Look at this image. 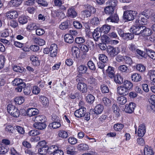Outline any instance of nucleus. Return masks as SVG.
<instances>
[{"label": "nucleus", "mask_w": 155, "mask_h": 155, "mask_svg": "<svg viewBox=\"0 0 155 155\" xmlns=\"http://www.w3.org/2000/svg\"><path fill=\"white\" fill-rule=\"evenodd\" d=\"M122 85L129 91H130L133 87L132 83L128 80L124 81L123 82Z\"/></svg>", "instance_id": "obj_26"}, {"label": "nucleus", "mask_w": 155, "mask_h": 155, "mask_svg": "<svg viewBox=\"0 0 155 155\" xmlns=\"http://www.w3.org/2000/svg\"><path fill=\"white\" fill-rule=\"evenodd\" d=\"M75 41L77 44L82 45L85 42V39L84 37H78L75 38Z\"/></svg>", "instance_id": "obj_46"}, {"label": "nucleus", "mask_w": 155, "mask_h": 155, "mask_svg": "<svg viewBox=\"0 0 155 155\" xmlns=\"http://www.w3.org/2000/svg\"><path fill=\"white\" fill-rule=\"evenodd\" d=\"M64 38L65 41L67 43L71 44L74 41L73 37L71 34H66L64 36Z\"/></svg>", "instance_id": "obj_29"}, {"label": "nucleus", "mask_w": 155, "mask_h": 155, "mask_svg": "<svg viewBox=\"0 0 155 155\" xmlns=\"http://www.w3.org/2000/svg\"><path fill=\"white\" fill-rule=\"evenodd\" d=\"M106 71L108 76L110 78H112L115 76L113 68L109 66L107 70H106Z\"/></svg>", "instance_id": "obj_37"}, {"label": "nucleus", "mask_w": 155, "mask_h": 155, "mask_svg": "<svg viewBox=\"0 0 155 155\" xmlns=\"http://www.w3.org/2000/svg\"><path fill=\"white\" fill-rule=\"evenodd\" d=\"M148 75L150 76V80L155 83V70H151L148 71Z\"/></svg>", "instance_id": "obj_44"}, {"label": "nucleus", "mask_w": 155, "mask_h": 155, "mask_svg": "<svg viewBox=\"0 0 155 155\" xmlns=\"http://www.w3.org/2000/svg\"><path fill=\"white\" fill-rule=\"evenodd\" d=\"M12 84L14 85L17 86L15 88V90L17 92H21L23 87L26 86V84L23 82L22 79L19 78L15 79L12 81Z\"/></svg>", "instance_id": "obj_1"}, {"label": "nucleus", "mask_w": 155, "mask_h": 155, "mask_svg": "<svg viewBox=\"0 0 155 155\" xmlns=\"http://www.w3.org/2000/svg\"><path fill=\"white\" fill-rule=\"evenodd\" d=\"M26 112L27 116L30 117L36 115L39 113L38 109L33 107L28 108L26 111Z\"/></svg>", "instance_id": "obj_10"}, {"label": "nucleus", "mask_w": 155, "mask_h": 155, "mask_svg": "<svg viewBox=\"0 0 155 155\" xmlns=\"http://www.w3.org/2000/svg\"><path fill=\"white\" fill-rule=\"evenodd\" d=\"M79 48L81 50L83 53H86L89 50V48L87 45L84 44L80 45Z\"/></svg>", "instance_id": "obj_55"}, {"label": "nucleus", "mask_w": 155, "mask_h": 155, "mask_svg": "<svg viewBox=\"0 0 155 155\" xmlns=\"http://www.w3.org/2000/svg\"><path fill=\"white\" fill-rule=\"evenodd\" d=\"M106 7L104 10V12L106 14L112 15L114 12L115 8H112L109 5Z\"/></svg>", "instance_id": "obj_36"}, {"label": "nucleus", "mask_w": 155, "mask_h": 155, "mask_svg": "<svg viewBox=\"0 0 155 155\" xmlns=\"http://www.w3.org/2000/svg\"><path fill=\"white\" fill-rule=\"evenodd\" d=\"M74 148L72 146H69L66 149V152L68 154L73 155L74 153Z\"/></svg>", "instance_id": "obj_56"}, {"label": "nucleus", "mask_w": 155, "mask_h": 155, "mask_svg": "<svg viewBox=\"0 0 155 155\" xmlns=\"http://www.w3.org/2000/svg\"><path fill=\"white\" fill-rule=\"evenodd\" d=\"M46 148L48 153L50 154L52 153L53 154L56 149H58V147L55 145H52L49 147L48 145V147Z\"/></svg>", "instance_id": "obj_38"}, {"label": "nucleus", "mask_w": 155, "mask_h": 155, "mask_svg": "<svg viewBox=\"0 0 155 155\" xmlns=\"http://www.w3.org/2000/svg\"><path fill=\"white\" fill-rule=\"evenodd\" d=\"M137 14V12L135 11L129 10L124 12L123 18L124 19L129 21L133 20Z\"/></svg>", "instance_id": "obj_2"}, {"label": "nucleus", "mask_w": 155, "mask_h": 155, "mask_svg": "<svg viewBox=\"0 0 155 155\" xmlns=\"http://www.w3.org/2000/svg\"><path fill=\"white\" fill-rule=\"evenodd\" d=\"M14 101L16 104H21L24 102V98L23 97H18L15 98Z\"/></svg>", "instance_id": "obj_48"}, {"label": "nucleus", "mask_w": 155, "mask_h": 155, "mask_svg": "<svg viewBox=\"0 0 155 155\" xmlns=\"http://www.w3.org/2000/svg\"><path fill=\"white\" fill-rule=\"evenodd\" d=\"M117 102L120 104L123 105L127 102V98L124 96H121L118 97L117 99Z\"/></svg>", "instance_id": "obj_50"}, {"label": "nucleus", "mask_w": 155, "mask_h": 155, "mask_svg": "<svg viewBox=\"0 0 155 155\" xmlns=\"http://www.w3.org/2000/svg\"><path fill=\"white\" fill-rule=\"evenodd\" d=\"M69 27L68 21L66 20L61 23L59 25L60 29L63 30H65L68 29Z\"/></svg>", "instance_id": "obj_34"}, {"label": "nucleus", "mask_w": 155, "mask_h": 155, "mask_svg": "<svg viewBox=\"0 0 155 155\" xmlns=\"http://www.w3.org/2000/svg\"><path fill=\"white\" fill-rule=\"evenodd\" d=\"M30 60L32 62V64L34 66H38L40 64V61L37 56L32 55L30 57Z\"/></svg>", "instance_id": "obj_20"}, {"label": "nucleus", "mask_w": 155, "mask_h": 155, "mask_svg": "<svg viewBox=\"0 0 155 155\" xmlns=\"http://www.w3.org/2000/svg\"><path fill=\"white\" fill-rule=\"evenodd\" d=\"M143 28V26L134 25L131 27L130 29V31L132 33L135 35H138L141 34V30Z\"/></svg>", "instance_id": "obj_8"}, {"label": "nucleus", "mask_w": 155, "mask_h": 155, "mask_svg": "<svg viewBox=\"0 0 155 155\" xmlns=\"http://www.w3.org/2000/svg\"><path fill=\"white\" fill-rule=\"evenodd\" d=\"M123 35V38L126 40H131L134 38V36L133 34L127 33H125Z\"/></svg>", "instance_id": "obj_43"}, {"label": "nucleus", "mask_w": 155, "mask_h": 155, "mask_svg": "<svg viewBox=\"0 0 155 155\" xmlns=\"http://www.w3.org/2000/svg\"><path fill=\"white\" fill-rule=\"evenodd\" d=\"M16 108L15 106L11 104H8L7 107V111L10 114L12 113Z\"/></svg>", "instance_id": "obj_57"}, {"label": "nucleus", "mask_w": 155, "mask_h": 155, "mask_svg": "<svg viewBox=\"0 0 155 155\" xmlns=\"http://www.w3.org/2000/svg\"><path fill=\"white\" fill-rule=\"evenodd\" d=\"M107 52L110 57H114L120 52V50L117 47L109 45L107 47Z\"/></svg>", "instance_id": "obj_3"}, {"label": "nucleus", "mask_w": 155, "mask_h": 155, "mask_svg": "<svg viewBox=\"0 0 155 155\" xmlns=\"http://www.w3.org/2000/svg\"><path fill=\"white\" fill-rule=\"evenodd\" d=\"M107 20L108 21H110L112 22L118 23L119 21V17L116 14L111 15L109 18H108Z\"/></svg>", "instance_id": "obj_23"}, {"label": "nucleus", "mask_w": 155, "mask_h": 155, "mask_svg": "<svg viewBox=\"0 0 155 155\" xmlns=\"http://www.w3.org/2000/svg\"><path fill=\"white\" fill-rule=\"evenodd\" d=\"M58 47L55 44H52L49 49V55L52 57L56 56L57 53Z\"/></svg>", "instance_id": "obj_4"}, {"label": "nucleus", "mask_w": 155, "mask_h": 155, "mask_svg": "<svg viewBox=\"0 0 155 155\" xmlns=\"http://www.w3.org/2000/svg\"><path fill=\"white\" fill-rule=\"evenodd\" d=\"M150 13V11L149 9H146L143 11L141 12L139 16H146V17H149V15Z\"/></svg>", "instance_id": "obj_61"}, {"label": "nucleus", "mask_w": 155, "mask_h": 155, "mask_svg": "<svg viewBox=\"0 0 155 155\" xmlns=\"http://www.w3.org/2000/svg\"><path fill=\"white\" fill-rule=\"evenodd\" d=\"M146 54L151 59L155 60V52L151 49L146 48Z\"/></svg>", "instance_id": "obj_35"}, {"label": "nucleus", "mask_w": 155, "mask_h": 155, "mask_svg": "<svg viewBox=\"0 0 155 155\" xmlns=\"http://www.w3.org/2000/svg\"><path fill=\"white\" fill-rule=\"evenodd\" d=\"M33 126L37 129L43 130L46 128L47 125L45 122H36L33 124Z\"/></svg>", "instance_id": "obj_21"}, {"label": "nucleus", "mask_w": 155, "mask_h": 155, "mask_svg": "<svg viewBox=\"0 0 155 155\" xmlns=\"http://www.w3.org/2000/svg\"><path fill=\"white\" fill-rule=\"evenodd\" d=\"M60 120H57V121L53 122L52 123H50L49 125V127L51 128L57 129L60 127L61 124L60 122Z\"/></svg>", "instance_id": "obj_27"}, {"label": "nucleus", "mask_w": 155, "mask_h": 155, "mask_svg": "<svg viewBox=\"0 0 155 155\" xmlns=\"http://www.w3.org/2000/svg\"><path fill=\"white\" fill-rule=\"evenodd\" d=\"M146 132V127L144 124L140 125L138 130V135L140 137H142L145 134Z\"/></svg>", "instance_id": "obj_15"}, {"label": "nucleus", "mask_w": 155, "mask_h": 155, "mask_svg": "<svg viewBox=\"0 0 155 155\" xmlns=\"http://www.w3.org/2000/svg\"><path fill=\"white\" fill-rule=\"evenodd\" d=\"M117 3V0H108L106 3L107 5H109L112 8H115Z\"/></svg>", "instance_id": "obj_47"}, {"label": "nucleus", "mask_w": 155, "mask_h": 155, "mask_svg": "<svg viewBox=\"0 0 155 155\" xmlns=\"http://www.w3.org/2000/svg\"><path fill=\"white\" fill-rule=\"evenodd\" d=\"M9 26L13 28H15L18 25V24L16 21L15 20H11L9 21L8 23Z\"/></svg>", "instance_id": "obj_53"}, {"label": "nucleus", "mask_w": 155, "mask_h": 155, "mask_svg": "<svg viewBox=\"0 0 155 155\" xmlns=\"http://www.w3.org/2000/svg\"><path fill=\"white\" fill-rule=\"evenodd\" d=\"M9 148L6 146H2L0 147V154H4L7 153Z\"/></svg>", "instance_id": "obj_58"}, {"label": "nucleus", "mask_w": 155, "mask_h": 155, "mask_svg": "<svg viewBox=\"0 0 155 155\" xmlns=\"http://www.w3.org/2000/svg\"><path fill=\"white\" fill-rule=\"evenodd\" d=\"M129 91L122 85L118 87L117 88V92L120 95H127L128 94Z\"/></svg>", "instance_id": "obj_11"}, {"label": "nucleus", "mask_w": 155, "mask_h": 155, "mask_svg": "<svg viewBox=\"0 0 155 155\" xmlns=\"http://www.w3.org/2000/svg\"><path fill=\"white\" fill-rule=\"evenodd\" d=\"M35 42L37 44L40 46H43L45 45V40L41 38H36L35 39Z\"/></svg>", "instance_id": "obj_63"}, {"label": "nucleus", "mask_w": 155, "mask_h": 155, "mask_svg": "<svg viewBox=\"0 0 155 155\" xmlns=\"http://www.w3.org/2000/svg\"><path fill=\"white\" fill-rule=\"evenodd\" d=\"M58 136L63 138H66L69 136V133L63 130H60L58 132Z\"/></svg>", "instance_id": "obj_33"}, {"label": "nucleus", "mask_w": 155, "mask_h": 155, "mask_svg": "<svg viewBox=\"0 0 155 155\" xmlns=\"http://www.w3.org/2000/svg\"><path fill=\"white\" fill-rule=\"evenodd\" d=\"M39 101L44 106L48 105L49 104V100L45 96L40 95L39 96Z\"/></svg>", "instance_id": "obj_32"}, {"label": "nucleus", "mask_w": 155, "mask_h": 155, "mask_svg": "<svg viewBox=\"0 0 155 155\" xmlns=\"http://www.w3.org/2000/svg\"><path fill=\"white\" fill-rule=\"evenodd\" d=\"M131 80L137 82L140 81L141 78L140 75L137 73H134L131 75Z\"/></svg>", "instance_id": "obj_30"}, {"label": "nucleus", "mask_w": 155, "mask_h": 155, "mask_svg": "<svg viewBox=\"0 0 155 155\" xmlns=\"http://www.w3.org/2000/svg\"><path fill=\"white\" fill-rule=\"evenodd\" d=\"M124 127L123 124H121L117 123L114 124V128L116 131H120Z\"/></svg>", "instance_id": "obj_51"}, {"label": "nucleus", "mask_w": 155, "mask_h": 155, "mask_svg": "<svg viewBox=\"0 0 155 155\" xmlns=\"http://www.w3.org/2000/svg\"><path fill=\"white\" fill-rule=\"evenodd\" d=\"M71 49L72 55L74 58H78L80 57V51L79 49L77 47L73 46Z\"/></svg>", "instance_id": "obj_17"}, {"label": "nucleus", "mask_w": 155, "mask_h": 155, "mask_svg": "<svg viewBox=\"0 0 155 155\" xmlns=\"http://www.w3.org/2000/svg\"><path fill=\"white\" fill-rule=\"evenodd\" d=\"M67 14L68 17L72 18L76 17L78 15L74 7H71L68 10Z\"/></svg>", "instance_id": "obj_13"}, {"label": "nucleus", "mask_w": 155, "mask_h": 155, "mask_svg": "<svg viewBox=\"0 0 155 155\" xmlns=\"http://www.w3.org/2000/svg\"><path fill=\"white\" fill-rule=\"evenodd\" d=\"M23 92L24 94L25 95H28L30 94L31 93V88L30 86H26L24 87H23Z\"/></svg>", "instance_id": "obj_54"}, {"label": "nucleus", "mask_w": 155, "mask_h": 155, "mask_svg": "<svg viewBox=\"0 0 155 155\" xmlns=\"http://www.w3.org/2000/svg\"><path fill=\"white\" fill-rule=\"evenodd\" d=\"M87 65L89 68L92 71H94L96 69V67L95 64L91 61H89Z\"/></svg>", "instance_id": "obj_60"}, {"label": "nucleus", "mask_w": 155, "mask_h": 155, "mask_svg": "<svg viewBox=\"0 0 155 155\" xmlns=\"http://www.w3.org/2000/svg\"><path fill=\"white\" fill-rule=\"evenodd\" d=\"M77 88L81 92L83 93H86L87 90V85L82 82L80 81L77 84Z\"/></svg>", "instance_id": "obj_9"}, {"label": "nucleus", "mask_w": 155, "mask_h": 155, "mask_svg": "<svg viewBox=\"0 0 155 155\" xmlns=\"http://www.w3.org/2000/svg\"><path fill=\"white\" fill-rule=\"evenodd\" d=\"M77 71L80 74H85L88 69L87 67L84 64L80 65L78 64H77Z\"/></svg>", "instance_id": "obj_12"}, {"label": "nucleus", "mask_w": 155, "mask_h": 155, "mask_svg": "<svg viewBox=\"0 0 155 155\" xmlns=\"http://www.w3.org/2000/svg\"><path fill=\"white\" fill-rule=\"evenodd\" d=\"M95 98L91 94L88 95L86 97V101L90 104H92L94 101Z\"/></svg>", "instance_id": "obj_52"}, {"label": "nucleus", "mask_w": 155, "mask_h": 155, "mask_svg": "<svg viewBox=\"0 0 155 155\" xmlns=\"http://www.w3.org/2000/svg\"><path fill=\"white\" fill-rule=\"evenodd\" d=\"M103 106L101 104H98L96 106L94 110H91L90 112H94L95 114H101L103 111Z\"/></svg>", "instance_id": "obj_18"}, {"label": "nucleus", "mask_w": 155, "mask_h": 155, "mask_svg": "<svg viewBox=\"0 0 155 155\" xmlns=\"http://www.w3.org/2000/svg\"><path fill=\"white\" fill-rule=\"evenodd\" d=\"M29 18L28 16L21 15L19 17L18 21L19 23L24 25L29 20Z\"/></svg>", "instance_id": "obj_25"}, {"label": "nucleus", "mask_w": 155, "mask_h": 155, "mask_svg": "<svg viewBox=\"0 0 155 155\" xmlns=\"http://www.w3.org/2000/svg\"><path fill=\"white\" fill-rule=\"evenodd\" d=\"M101 90L103 93H107L109 92V89L108 87L104 84L101 86Z\"/></svg>", "instance_id": "obj_62"}, {"label": "nucleus", "mask_w": 155, "mask_h": 155, "mask_svg": "<svg viewBox=\"0 0 155 155\" xmlns=\"http://www.w3.org/2000/svg\"><path fill=\"white\" fill-rule=\"evenodd\" d=\"M98 58L100 61L103 63H107L108 61V58L107 56L104 54H99L98 55Z\"/></svg>", "instance_id": "obj_40"}, {"label": "nucleus", "mask_w": 155, "mask_h": 155, "mask_svg": "<svg viewBox=\"0 0 155 155\" xmlns=\"http://www.w3.org/2000/svg\"><path fill=\"white\" fill-rule=\"evenodd\" d=\"M101 32L100 29L99 30L98 28H96L94 30L92 33V36L93 38L95 41H97L98 40L101 36Z\"/></svg>", "instance_id": "obj_19"}, {"label": "nucleus", "mask_w": 155, "mask_h": 155, "mask_svg": "<svg viewBox=\"0 0 155 155\" xmlns=\"http://www.w3.org/2000/svg\"><path fill=\"white\" fill-rule=\"evenodd\" d=\"M110 26L109 25H105L102 26L99 29L101 33L107 34L109 32L110 29Z\"/></svg>", "instance_id": "obj_24"}, {"label": "nucleus", "mask_w": 155, "mask_h": 155, "mask_svg": "<svg viewBox=\"0 0 155 155\" xmlns=\"http://www.w3.org/2000/svg\"><path fill=\"white\" fill-rule=\"evenodd\" d=\"M144 155H153L154 152L151 147L147 146L144 149Z\"/></svg>", "instance_id": "obj_28"}, {"label": "nucleus", "mask_w": 155, "mask_h": 155, "mask_svg": "<svg viewBox=\"0 0 155 155\" xmlns=\"http://www.w3.org/2000/svg\"><path fill=\"white\" fill-rule=\"evenodd\" d=\"M86 108L84 107H81V108L76 110L74 113L75 116L78 118H81L84 116V114L86 112Z\"/></svg>", "instance_id": "obj_6"}, {"label": "nucleus", "mask_w": 155, "mask_h": 155, "mask_svg": "<svg viewBox=\"0 0 155 155\" xmlns=\"http://www.w3.org/2000/svg\"><path fill=\"white\" fill-rule=\"evenodd\" d=\"M141 34L143 36H149L151 35L152 32L150 28H147L145 26H143V28L141 30Z\"/></svg>", "instance_id": "obj_16"}, {"label": "nucleus", "mask_w": 155, "mask_h": 155, "mask_svg": "<svg viewBox=\"0 0 155 155\" xmlns=\"http://www.w3.org/2000/svg\"><path fill=\"white\" fill-rule=\"evenodd\" d=\"M118 69L120 72L122 73H128L130 71L128 67L126 65L124 64L119 66Z\"/></svg>", "instance_id": "obj_31"}, {"label": "nucleus", "mask_w": 155, "mask_h": 155, "mask_svg": "<svg viewBox=\"0 0 155 155\" xmlns=\"http://www.w3.org/2000/svg\"><path fill=\"white\" fill-rule=\"evenodd\" d=\"M137 69L139 71L143 72L145 71L146 68L142 64H139L136 65Z\"/></svg>", "instance_id": "obj_64"}, {"label": "nucleus", "mask_w": 155, "mask_h": 155, "mask_svg": "<svg viewBox=\"0 0 155 155\" xmlns=\"http://www.w3.org/2000/svg\"><path fill=\"white\" fill-rule=\"evenodd\" d=\"M22 2V0H11L9 2L8 5L11 7H17L21 4Z\"/></svg>", "instance_id": "obj_14"}, {"label": "nucleus", "mask_w": 155, "mask_h": 155, "mask_svg": "<svg viewBox=\"0 0 155 155\" xmlns=\"http://www.w3.org/2000/svg\"><path fill=\"white\" fill-rule=\"evenodd\" d=\"M135 107L136 104L134 103L130 102L125 105L124 111L126 113L131 114L134 111Z\"/></svg>", "instance_id": "obj_5"}, {"label": "nucleus", "mask_w": 155, "mask_h": 155, "mask_svg": "<svg viewBox=\"0 0 155 155\" xmlns=\"http://www.w3.org/2000/svg\"><path fill=\"white\" fill-rule=\"evenodd\" d=\"M6 16L8 19H15L18 16V14L16 11H10L6 12Z\"/></svg>", "instance_id": "obj_7"}, {"label": "nucleus", "mask_w": 155, "mask_h": 155, "mask_svg": "<svg viewBox=\"0 0 155 155\" xmlns=\"http://www.w3.org/2000/svg\"><path fill=\"white\" fill-rule=\"evenodd\" d=\"M88 148V145L85 143H81L78 146V149L80 151L87 150Z\"/></svg>", "instance_id": "obj_41"}, {"label": "nucleus", "mask_w": 155, "mask_h": 155, "mask_svg": "<svg viewBox=\"0 0 155 155\" xmlns=\"http://www.w3.org/2000/svg\"><path fill=\"white\" fill-rule=\"evenodd\" d=\"M114 78V80L116 83L120 84L123 83V78L120 75H116Z\"/></svg>", "instance_id": "obj_39"}, {"label": "nucleus", "mask_w": 155, "mask_h": 155, "mask_svg": "<svg viewBox=\"0 0 155 155\" xmlns=\"http://www.w3.org/2000/svg\"><path fill=\"white\" fill-rule=\"evenodd\" d=\"M100 20L97 17H94L91 20V23L94 25L97 26L100 24Z\"/></svg>", "instance_id": "obj_45"}, {"label": "nucleus", "mask_w": 155, "mask_h": 155, "mask_svg": "<svg viewBox=\"0 0 155 155\" xmlns=\"http://www.w3.org/2000/svg\"><path fill=\"white\" fill-rule=\"evenodd\" d=\"M32 120L36 122H45L46 121L45 117L42 115H38L34 117Z\"/></svg>", "instance_id": "obj_22"}, {"label": "nucleus", "mask_w": 155, "mask_h": 155, "mask_svg": "<svg viewBox=\"0 0 155 155\" xmlns=\"http://www.w3.org/2000/svg\"><path fill=\"white\" fill-rule=\"evenodd\" d=\"M38 152L41 155H45L48 153L46 148L41 147L38 149Z\"/></svg>", "instance_id": "obj_59"}, {"label": "nucleus", "mask_w": 155, "mask_h": 155, "mask_svg": "<svg viewBox=\"0 0 155 155\" xmlns=\"http://www.w3.org/2000/svg\"><path fill=\"white\" fill-rule=\"evenodd\" d=\"M147 111L150 113L155 114V105L151 103L148 104L147 107Z\"/></svg>", "instance_id": "obj_42"}, {"label": "nucleus", "mask_w": 155, "mask_h": 155, "mask_svg": "<svg viewBox=\"0 0 155 155\" xmlns=\"http://www.w3.org/2000/svg\"><path fill=\"white\" fill-rule=\"evenodd\" d=\"M149 17H146L143 16H139L138 19L140 21V23L142 25H145L147 22V20Z\"/></svg>", "instance_id": "obj_49"}]
</instances>
